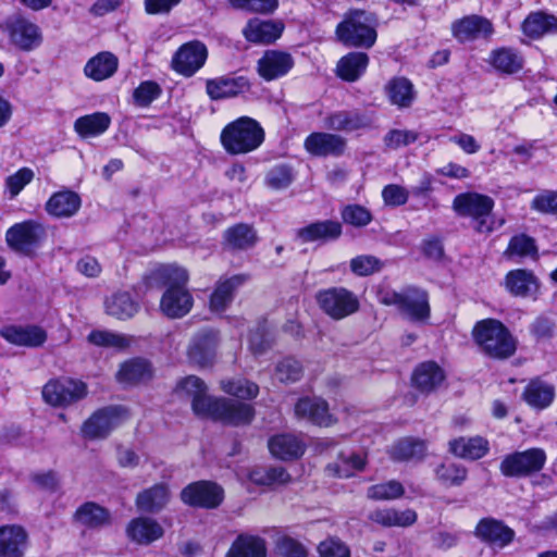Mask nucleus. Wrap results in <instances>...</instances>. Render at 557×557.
Segmentation results:
<instances>
[{
  "mask_svg": "<svg viewBox=\"0 0 557 557\" xmlns=\"http://www.w3.org/2000/svg\"><path fill=\"white\" fill-rule=\"evenodd\" d=\"M73 520L87 529H100L111 523L110 510L96 502H85L78 506Z\"/></svg>",
  "mask_w": 557,
  "mask_h": 557,
  "instance_id": "29",
  "label": "nucleus"
},
{
  "mask_svg": "<svg viewBox=\"0 0 557 557\" xmlns=\"http://www.w3.org/2000/svg\"><path fill=\"white\" fill-rule=\"evenodd\" d=\"M176 388L191 398L193 411L200 418L230 425L247 424L253 418L251 405L209 396L205 382L198 376L189 375L181 380Z\"/></svg>",
  "mask_w": 557,
  "mask_h": 557,
  "instance_id": "1",
  "label": "nucleus"
},
{
  "mask_svg": "<svg viewBox=\"0 0 557 557\" xmlns=\"http://www.w3.org/2000/svg\"><path fill=\"white\" fill-rule=\"evenodd\" d=\"M127 539L137 545H150L164 535L162 525L149 517H136L129 520L125 530Z\"/></svg>",
  "mask_w": 557,
  "mask_h": 557,
  "instance_id": "20",
  "label": "nucleus"
},
{
  "mask_svg": "<svg viewBox=\"0 0 557 557\" xmlns=\"http://www.w3.org/2000/svg\"><path fill=\"white\" fill-rule=\"evenodd\" d=\"M208 57L206 46L200 41H190L183 45L172 59V67L177 73L191 76L200 70Z\"/></svg>",
  "mask_w": 557,
  "mask_h": 557,
  "instance_id": "15",
  "label": "nucleus"
},
{
  "mask_svg": "<svg viewBox=\"0 0 557 557\" xmlns=\"http://www.w3.org/2000/svg\"><path fill=\"white\" fill-rule=\"evenodd\" d=\"M295 62L290 53L282 50H267L258 60V74L265 81H274L288 74Z\"/></svg>",
  "mask_w": 557,
  "mask_h": 557,
  "instance_id": "16",
  "label": "nucleus"
},
{
  "mask_svg": "<svg viewBox=\"0 0 557 557\" xmlns=\"http://www.w3.org/2000/svg\"><path fill=\"white\" fill-rule=\"evenodd\" d=\"M555 396L554 387L543 381H531L523 393V398L528 405L536 409L548 407Z\"/></svg>",
  "mask_w": 557,
  "mask_h": 557,
  "instance_id": "45",
  "label": "nucleus"
},
{
  "mask_svg": "<svg viewBox=\"0 0 557 557\" xmlns=\"http://www.w3.org/2000/svg\"><path fill=\"white\" fill-rule=\"evenodd\" d=\"M275 548L281 557H308L306 546L297 539L287 534L277 537Z\"/></svg>",
  "mask_w": 557,
  "mask_h": 557,
  "instance_id": "57",
  "label": "nucleus"
},
{
  "mask_svg": "<svg viewBox=\"0 0 557 557\" xmlns=\"http://www.w3.org/2000/svg\"><path fill=\"white\" fill-rule=\"evenodd\" d=\"M455 210L461 214L471 216L475 222V230L480 233H490L494 230V219L491 212L494 200L478 193L458 195L454 200Z\"/></svg>",
  "mask_w": 557,
  "mask_h": 557,
  "instance_id": "9",
  "label": "nucleus"
},
{
  "mask_svg": "<svg viewBox=\"0 0 557 557\" xmlns=\"http://www.w3.org/2000/svg\"><path fill=\"white\" fill-rule=\"evenodd\" d=\"M488 449L487 440L480 435L461 436L449 442L450 453H487Z\"/></svg>",
  "mask_w": 557,
  "mask_h": 557,
  "instance_id": "54",
  "label": "nucleus"
},
{
  "mask_svg": "<svg viewBox=\"0 0 557 557\" xmlns=\"http://www.w3.org/2000/svg\"><path fill=\"white\" fill-rule=\"evenodd\" d=\"M490 64L503 74H515L523 67L522 55L510 48L493 50L488 58Z\"/></svg>",
  "mask_w": 557,
  "mask_h": 557,
  "instance_id": "42",
  "label": "nucleus"
},
{
  "mask_svg": "<svg viewBox=\"0 0 557 557\" xmlns=\"http://www.w3.org/2000/svg\"><path fill=\"white\" fill-rule=\"evenodd\" d=\"M247 280L246 275H234L228 278H221L211 294L210 309L221 313L233 300L234 290Z\"/></svg>",
  "mask_w": 557,
  "mask_h": 557,
  "instance_id": "32",
  "label": "nucleus"
},
{
  "mask_svg": "<svg viewBox=\"0 0 557 557\" xmlns=\"http://www.w3.org/2000/svg\"><path fill=\"white\" fill-rule=\"evenodd\" d=\"M88 342L96 346L123 348L128 345V339L120 334L108 331H92L88 335Z\"/></svg>",
  "mask_w": 557,
  "mask_h": 557,
  "instance_id": "60",
  "label": "nucleus"
},
{
  "mask_svg": "<svg viewBox=\"0 0 557 557\" xmlns=\"http://www.w3.org/2000/svg\"><path fill=\"white\" fill-rule=\"evenodd\" d=\"M221 388L226 394L244 399L255 398L259 392L258 385L246 379L223 380Z\"/></svg>",
  "mask_w": 557,
  "mask_h": 557,
  "instance_id": "53",
  "label": "nucleus"
},
{
  "mask_svg": "<svg viewBox=\"0 0 557 557\" xmlns=\"http://www.w3.org/2000/svg\"><path fill=\"white\" fill-rule=\"evenodd\" d=\"M342 234V226L338 222L322 221L312 223L298 231V237L305 242L315 240H332L339 237Z\"/></svg>",
  "mask_w": 557,
  "mask_h": 557,
  "instance_id": "41",
  "label": "nucleus"
},
{
  "mask_svg": "<svg viewBox=\"0 0 557 557\" xmlns=\"http://www.w3.org/2000/svg\"><path fill=\"white\" fill-rule=\"evenodd\" d=\"M295 180V173L292 166L278 164L273 166L265 175V185L275 190L287 188Z\"/></svg>",
  "mask_w": 557,
  "mask_h": 557,
  "instance_id": "55",
  "label": "nucleus"
},
{
  "mask_svg": "<svg viewBox=\"0 0 557 557\" xmlns=\"http://www.w3.org/2000/svg\"><path fill=\"white\" fill-rule=\"evenodd\" d=\"M531 208L537 212L557 215V190H544L536 195Z\"/></svg>",
  "mask_w": 557,
  "mask_h": 557,
  "instance_id": "64",
  "label": "nucleus"
},
{
  "mask_svg": "<svg viewBox=\"0 0 557 557\" xmlns=\"http://www.w3.org/2000/svg\"><path fill=\"white\" fill-rule=\"evenodd\" d=\"M508 257H530L535 259L537 257V248L534 240L527 235H517L509 242L506 250Z\"/></svg>",
  "mask_w": 557,
  "mask_h": 557,
  "instance_id": "56",
  "label": "nucleus"
},
{
  "mask_svg": "<svg viewBox=\"0 0 557 557\" xmlns=\"http://www.w3.org/2000/svg\"><path fill=\"white\" fill-rule=\"evenodd\" d=\"M111 124V117L104 112H96L78 117L74 123L75 132L84 138L103 134Z\"/></svg>",
  "mask_w": 557,
  "mask_h": 557,
  "instance_id": "40",
  "label": "nucleus"
},
{
  "mask_svg": "<svg viewBox=\"0 0 557 557\" xmlns=\"http://www.w3.org/2000/svg\"><path fill=\"white\" fill-rule=\"evenodd\" d=\"M46 235L45 227L35 220H26L12 225L5 233L8 246L15 252L30 256L39 247Z\"/></svg>",
  "mask_w": 557,
  "mask_h": 557,
  "instance_id": "13",
  "label": "nucleus"
},
{
  "mask_svg": "<svg viewBox=\"0 0 557 557\" xmlns=\"http://www.w3.org/2000/svg\"><path fill=\"white\" fill-rule=\"evenodd\" d=\"M379 301L386 306H396L400 314L414 323H426L431 315L429 295L417 287H407L401 292L381 289Z\"/></svg>",
  "mask_w": 557,
  "mask_h": 557,
  "instance_id": "4",
  "label": "nucleus"
},
{
  "mask_svg": "<svg viewBox=\"0 0 557 557\" xmlns=\"http://www.w3.org/2000/svg\"><path fill=\"white\" fill-rule=\"evenodd\" d=\"M28 533L20 524L0 525V557H24Z\"/></svg>",
  "mask_w": 557,
  "mask_h": 557,
  "instance_id": "22",
  "label": "nucleus"
},
{
  "mask_svg": "<svg viewBox=\"0 0 557 557\" xmlns=\"http://www.w3.org/2000/svg\"><path fill=\"white\" fill-rule=\"evenodd\" d=\"M0 335L10 344L25 347H39L47 339L46 331L37 325H8L1 329Z\"/></svg>",
  "mask_w": 557,
  "mask_h": 557,
  "instance_id": "24",
  "label": "nucleus"
},
{
  "mask_svg": "<svg viewBox=\"0 0 557 557\" xmlns=\"http://www.w3.org/2000/svg\"><path fill=\"white\" fill-rule=\"evenodd\" d=\"M151 377L150 364L143 359H131L121 364L116 381L123 385H134Z\"/></svg>",
  "mask_w": 557,
  "mask_h": 557,
  "instance_id": "37",
  "label": "nucleus"
},
{
  "mask_svg": "<svg viewBox=\"0 0 557 557\" xmlns=\"http://www.w3.org/2000/svg\"><path fill=\"white\" fill-rule=\"evenodd\" d=\"M170 499L169 487L163 483H157L143 490L136 496V507L139 511L146 513H157L161 511Z\"/></svg>",
  "mask_w": 557,
  "mask_h": 557,
  "instance_id": "30",
  "label": "nucleus"
},
{
  "mask_svg": "<svg viewBox=\"0 0 557 557\" xmlns=\"http://www.w3.org/2000/svg\"><path fill=\"white\" fill-rule=\"evenodd\" d=\"M284 25L278 21H263L258 17L250 18L243 29L244 37L253 44H271L278 39Z\"/></svg>",
  "mask_w": 557,
  "mask_h": 557,
  "instance_id": "25",
  "label": "nucleus"
},
{
  "mask_svg": "<svg viewBox=\"0 0 557 557\" xmlns=\"http://www.w3.org/2000/svg\"><path fill=\"white\" fill-rule=\"evenodd\" d=\"M181 500L191 507L200 509H216L225 498L222 485L211 480H199L187 484L180 493Z\"/></svg>",
  "mask_w": 557,
  "mask_h": 557,
  "instance_id": "12",
  "label": "nucleus"
},
{
  "mask_svg": "<svg viewBox=\"0 0 557 557\" xmlns=\"http://www.w3.org/2000/svg\"><path fill=\"white\" fill-rule=\"evenodd\" d=\"M247 479L262 487L284 485L292 480L290 474L283 467L253 468L248 472Z\"/></svg>",
  "mask_w": 557,
  "mask_h": 557,
  "instance_id": "38",
  "label": "nucleus"
},
{
  "mask_svg": "<svg viewBox=\"0 0 557 557\" xmlns=\"http://www.w3.org/2000/svg\"><path fill=\"white\" fill-rule=\"evenodd\" d=\"M249 88V81L244 76H220L206 83V90L211 100L236 97Z\"/></svg>",
  "mask_w": 557,
  "mask_h": 557,
  "instance_id": "23",
  "label": "nucleus"
},
{
  "mask_svg": "<svg viewBox=\"0 0 557 557\" xmlns=\"http://www.w3.org/2000/svg\"><path fill=\"white\" fill-rule=\"evenodd\" d=\"M104 309L109 315L119 320H127L137 313L139 305L128 293L119 292L106 298Z\"/></svg>",
  "mask_w": 557,
  "mask_h": 557,
  "instance_id": "34",
  "label": "nucleus"
},
{
  "mask_svg": "<svg viewBox=\"0 0 557 557\" xmlns=\"http://www.w3.org/2000/svg\"><path fill=\"white\" fill-rule=\"evenodd\" d=\"M474 535L491 548L504 549L513 543L516 531L500 519L484 517L478 521Z\"/></svg>",
  "mask_w": 557,
  "mask_h": 557,
  "instance_id": "14",
  "label": "nucleus"
},
{
  "mask_svg": "<svg viewBox=\"0 0 557 557\" xmlns=\"http://www.w3.org/2000/svg\"><path fill=\"white\" fill-rule=\"evenodd\" d=\"M295 414L320 426H330L336 422L327 403L320 397L300 398L295 405Z\"/></svg>",
  "mask_w": 557,
  "mask_h": 557,
  "instance_id": "19",
  "label": "nucleus"
},
{
  "mask_svg": "<svg viewBox=\"0 0 557 557\" xmlns=\"http://www.w3.org/2000/svg\"><path fill=\"white\" fill-rule=\"evenodd\" d=\"M506 288L515 296L527 297L537 289V280L531 271L517 269L505 277Z\"/></svg>",
  "mask_w": 557,
  "mask_h": 557,
  "instance_id": "36",
  "label": "nucleus"
},
{
  "mask_svg": "<svg viewBox=\"0 0 557 557\" xmlns=\"http://www.w3.org/2000/svg\"><path fill=\"white\" fill-rule=\"evenodd\" d=\"M436 479L446 486H459L467 479V469L449 458L435 468Z\"/></svg>",
  "mask_w": 557,
  "mask_h": 557,
  "instance_id": "49",
  "label": "nucleus"
},
{
  "mask_svg": "<svg viewBox=\"0 0 557 557\" xmlns=\"http://www.w3.org/2000/svg\"><path fill=\"white\" fill-rule=\"evenodd\" d=\"M525 36L539 39L545 35L557 32V17L543 12H534L527 16L522 24Z\"/></svg>",
  "mask_w": 557,
  "mask_h": 557,
  "instance_id": "35",
  "label": "nucleus"
},
{
  "mask_svg": "<svg viewBox=\"0 0 557 557\" xmlns=\"http://www.w3.org/2000/svg\"><path fill=\"white\" fill-rule=\"evenodd\" d=\"M419 138V133L411 129H391L384 137L386 147L398 149L413 144Z\"/></svg>",
  "mask_w": 557,
  "mask_h": 557,
  "instance_id": "61",
  "label": "nucleus"
},
{
  "mask_svg": "<svg viewBox=\"0 0 557 557\" xmlns=\"http://www.w3.org/2000/svg\"><path fill=\"white\" fill-rule=\"evenodd\" d=\"M224 242L232 249H247L257 242L255 230L248 224H237L224 233Z\"/></svg>",
  "mask_w": 557,
  "mask_h": 557,
  "instance_id": "48",
  "label": "nucleus"
},
{
  "mask_svg": "<svg viewBox=\"0 0 557 557\" xmlns=\"http://www.w3.org/2000/svg\"><path fill=\"white\" fill-rule=\"evenodd\" d=\"M219 344L218 333L213 330H202L190 341L187 356L189 360L198 366L211 364L215 358Z\"/></svg>",
  "mask_w": 557,
  "mask_h": 557,
  "instance_id": "17",
  "label": "nucleus"
},
{
  "mask_svg": "<svg viewBox=\"0 0 557 557\" xmlns=\"http://www.w3.org/2000/svg\"><path fill=\"white\" fill-rule=\"evenodd\" d=\"M473 337L483 351L493 358H509L517 349L516 338L502 322L494 319L478 322Z\"/></svg>",
  "mask_w": 557,
  "mask_h": 557,
  "instance_id": "5",
  "label": "nucleus"
},
{
  "mask_svg": "<svg viewBox=\"0 0 557 557\" xmlns=\"http://www.w3.org/2000/svg\"><path fill=\"white\" fill-rule=\"evenodd\" d=\"M404 485L397 480L373 484L367 490V497L372 500H393L403 497Z\"/></svg>",
  "mask_w": 557,
  "mask_h": 557,
  "instance_id": "50",
  "label": "nucleus"
},
{
  "mask_svg": "<svg viewBox=\"0 0 557 557\" xmlns=\"http://www.w3.org/2000/svg\"><path fill=\"white\" fill-rule=\"evenodd\" d=\"M45 403L57 408H67L88 394L87 384L81 380L62 376L49 380L42 387Z\"/></svg>",
  "mask_w": 557,
  "mask_h": 557,
  "instance_id": "8",
  "label": "nucleus"
},
{
  "mask_svg": "<svg viewBox=\"0 0 557 557\" xmlns=\"http://www.w3.org/2000/svg\"><path fill=\"white\" fill-rule=\"evenodd\" d=\"M339 458L329 463L325 468L327 475L332 478L347 479L355 474L356 471H362L367 466L368 455H338Z\"/></svg>",
  "mask_w": 557,
  "mask_h": 557,
  "instance_id": "39",
  "label": "nucleus"
},
{
  "mask_svg": "<svg viewBox=\"0 0 557 557\" xmlns=\"http://www.w3.org/2000/svg\"><path fill=\"white\" fill-rule=\"evenodd\" d=\"M0 28L8 36L10 44L23 52L35 51L44 42L40 26L20 13L8 16Z\"/></svg>",
  "mask_w": 557,
  "mask_h": 557,
  "instance_id": "6",
  "label": "nucleus"
},
{
  "mask_svg": "<svg viewBox=\"0 0 557 557\" xmlns=\"http://www.w3.org/2000/svg\"><path fill=\"white\" fill-rule=\"evenodd\" d=\"M263 140L262 127L248 116L228 123L221 133L222 146L231 154L249 153L259 148Z\"/></svg>",
  "mask_w": 557,
  "mask_h": 557,
  "instance_id": "3",
  "label": "nucleus"
},
{
  "mask_svg": "<svg viewBox=\"0 0 557 557\" xmlns=\"http://www.w3.org/2000/svg\"><path fill=\"white\" fill-rule=\"evenodd\" d=\"M363 124L359 114L348 111L332 113L325 119V126L335 131H355Z\"/></svg>",
  "mask_w": 557,
  "mask_h": 557,
  "instance_id": "51",
  "label": "nucleus"
},
{
  "mask_svg": "<svg viewBox=\"0 0 557 557\" xmlns=\"http://www.w3.org/2000/svg\"><path fill=\"white\" fill-rule=\"evenodd\" d=\"M368 519L383 528H408L417 522L418 515L416 510L407 508L397 510L395 508H377L370 511Z\"/></svg>",
  "mask_w": 557,
  "mask_h": 557,
  "instance_id": "28",
  "label": "nucleus"
},
{
  "mask_svg": "<svg viewBox=\"0 0 557 557\" xmlns=\"http://www.w3.org/2000/svg\"><path fill=\"white\" fill-rule=\"evenodd\" d=\"M35 173L29 168H21L4 180L5 193L9 199H15L21 191L33 182Z\"/></svg>",
  "mask_w": 557,
  "mask_h": 557,
  "instance_id": "52",
  "label": "nucleus"
},
{
  "mask_svg": "<svg viewBox=\"0 0 557 557\" xmlns=\"http://www.w3.org/2000/svg\"><path fill=\"white\" fill-rule=\"evenodd\" d=\"M228 2L235 9L261 14H271L278 7V0H228Z\"/></svg>",
  "mask_w": 557,
  "mask_h": 557,
  "instance_id": "58",
  "label": "nucleus"
},
{
  "mask_svg": "<svg viewBox=\"0 0 557 557\" xmlns=\"http://www.w3.org/2000/svg\"><path fill=\"white\" fill-rule=\"evenodd\" d=\"M345 146L341 136L329 133H312L305 140L306 150L319 157L342 154Z\"/></svg>",
  "mask_w": 557,
  "mask_h": 557,
  "instance_id": "27",
  "label": "nucleus"
},
{
  "mask_svg": "<svg viewBox=\"0 0 557 557\" xmlns=\"http://www.w3.org/2000/svg\"><path fill=\"white\" fill-rule=\"evenodd\" d=\"M161 94L160 86L152 82L146 81L143 82L135 90H134V101L139 107H147L153 100H156Z\"/></svg>",
  "mask_w": 557,
  "mask_h": 557,
  "instance_id": "62",
  "label": "nucleus"
},
{
  "mask_svg": "<svg viewBox=\"0 0 557 557\" xmlns=\"http://www.w3.org/2000/svg\"><path fill=\"white\" fill-rule=\"evenodd\" d=\"M443 370L433 361L421 363L413 372V384L423 392H430L444 381Z\"/></svg>",
  "mask_w": 557,
  "mask_h": 557,
  "instance_id": "44",
  "label": "nucleus"
},
{
  "mask_svg": "<svg viewBox=\"0 0 557 557\" xmlns=\"http://www.w3.org/2000/svg\"><path fill=\"white\" fill-rule=\"evenodd\" d=\"M369 58L363 52H350L337 63V75L347 82L357 81L366 71Z\"/></svg>",
  "mask_w": 557,
  "mask_h": 557,
  "instance_id": "43",
  "label": "nucleus"
},
{
  "mask_svg": "<svg viewBox=\"0 0 557 557\" xmlns=\"http://www.w3.org/2000/svg\"><path fill=\"white\" fill-rule=\"evenodd\" d=\"M128 419L127 410L122 406H108L95 411L81 426L85 440L106 438L114 429Z\"/></svg>",
  "mask_w": 557,
  "mask_h": 557,
  "instance_id": "10",
  "label": "nucleus"
},
{
  "mask_svg": "<svg viewBox=\"0 0 557 557\" xmlns=\"http://www.w3.org/2000/svg\"><path fill=\"white\" fill-rule=\"evenodd\" d=\"M546 455H506L499 469L507 478H524L543 469Z\"/></svg>",
  "mask_w": 557,
  "mask_h": 557,
  "instance_id": "18",
  "label": "nucleus"
},
{
  "mask_svg": "<svg viewBox=\"0 0 557 557\" xmlns=\"http://www.w3.org/2000/svg\"><path fill=\"white\" fill-rule=\"evenodd\" d=\"M81 207V196L66 188L53 193L45 203L46 212L55 219H70L79 211Z\"/></svg>",
  "mask_w": 557,
  "mask_h": 557,
  "instance_id": "21",
  "label": "nucleus"
},
{
  "mask_svg": "<svg viewBox=\"0 0 557 557\" xmlns=\"http://www.w3.org/2000/svg\"><path fill=\"white\" fill-rule=\"evenodd\" d=\"M188 278L187 270L176 263L159 264L147 276L149 287L166 286L160 310L168 318L180 319L191 310L194 298L186 288Z\"/></svg>",
  "mask_w": 557,
  "mask_h": 557,
  "instance_id": "2",
  "label": "nucleus"
},
{
  "mask_svg": "<svg viewBox=\"0 0 557 557\" xmlns=\"http://www.w3.org/2000/svg\"><path fill=\"white\" fill-rule=\"evenodd\" d=\"M320 557H350L349 547L336 537H327L318 545Z\"/></svg>",
  "mask_w": 557,
  "mask_h": 557,
  "instance_id": "63",
  "label": "nucleus"
},
{
  "mask_svg": "<svg viewBox=\"0 0 557 557\" xmlns=\"http://www.w3.org/2000/svg\"><path fill=\"white\" fill-rule=\"evenodd\" d=\"M453 33L459 41H468L492 35L493 26L488 20L472 15L455 23Z\"/></svg>",
  "mask_w": 557,
  "mask_h": 557,
  "instance_id": "31",
  "label": "nucleus"
},
{
  "mask_svg": "<svg viewBox=\"0 0 557 557\" xmlns=\"http://www.w3.org/2000/svg\"><path fill=\"white\" fill-rule=\"evenodd\" d=\"M386 92L389 101L399 108L411 106L414 99L413 85L405 77L393 78L386 86Z\"/></svg>",
  "mask_w": 557,
  "mask_h": 557,
  "instance_id": "47",
  "label": "nucleus"
},
{
  "mask_svg": "<svg viewBox=\"0 0 557 557\" xmlns=\"http://www.w3.org/2000/svg\"><path fill=\"white\" fill-rule=\"evenodd\" d=\"M307 436L294 433H281L268 441L270 453H302L308 448Z\"/></svg>",
  "mask_w": 557,
  "mask_h": 557,
  "instance_id": "46",
  "label": "nucleus"
},
{
  "mask_svg": "<svg viewBox=\"0 0 557 557\" xmlns=\"http://www.w3.org/2000/svg\"><path fill=\"white\" fill-rule=\"evenodd\" d=\"M319 308L333 320H343L359 310L357 295L345 287L321 289L315 295Z\"/></svg>",
  "mask_w": 557,
  "mask_h": 557,
  "instance_id": "11",
  "label": "nucleus"
},
{
  "mask_svg": "<svg viewBox=\"0 0 557 557\" xmlns=\"http://www.w3.org/2000/svg\"><path fill=\"white\" fill-rule=\"evenodd\" d=\"M225 557H268L267 541L260 535L239 533Z\"/></svg>",
  "mask_w": 557,
  "mask_h": 557,
  "instance_id": "26",
  "label": "nucleus"
},
{
  "mask_svg": "<svg viewBox=\"0 0 557 557\" xmlns=\"http://www.w3.org/2000/svg\"><path fill=\"white\" fill-rule=\"evenodd\" d=\"M117 58L110 52H100L85 65V75L92 81L101 82L111 77L117 70Z\"/></svg>",
  "mask_w": 557,
  "mask_h": 557,
  "instance_id": "33",
  "label": "nucleus"
},
{
  "mask_svg": "<svg viewBox=\"0 0 557 557\" xmlns=\"http://www.w3.org/2000/svg\"><path fill=\"white\" fill-rule=\"evenodd\" d=\"M302 373L300 362L294 358H285L278 362L275 370V376L281 382L298 381Z\"/></svg>",
  "mask_w": 557,
  "mask_h": 557,
  "instance_id": "59",
  "label": "nucleus"
},
{
  "mask_svg": "<svg viewBox=\"0 0 557 557\" xmlns=\"http://www.w3.org/2000/svg\"><path fill=\"white\" fill-rule=\"evenodd\" d=\"M336 36L346 46L369 48L375 42L376 32L369 14L355 11L346 15L337 25Z\"/></svg>",
  "mask_w": 557,
  "mask_h": 557,
  "instance_id": "7",
  "label": "nucleus"
}]
</instances>
